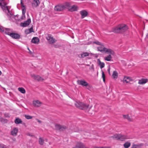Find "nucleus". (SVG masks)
<instances>
[{
  "label": "nucleus",
  "mask_w": 148,
  "mask_h": 148,
  "mask_svg": "<svg viewBox=\"0 0 148 148\" xmlns=\"http://www.w3.org/2000/svg\"><path fill=\"white\" fill-rule=\"evenodd\" d=\"M25 17V14H22V16L21 17V19L22 20L24 19Z\"/></svg>",
  "instance_id": "45"
},
{
  "label": "nucleus",
  "mask_w": 148,
  "mask_h": 148,
  "mask_svg": "<svg viewBox=\"0 0 148 148\" xmlns=\"http://www.w3.org/2000/svg\"><path fill=\"white\" fill-rule=\"evenodd\" d=\"M18 89L19 91L23 94H24L25 92V89L23 88H19Z\"/></svg>",
  "instance_id": "33"
},
{
  "label": "nucleus",
  "mask_w": 148,
  "mask_h": 148,
  "mask_svg": "<svg viewBox=\"0 0 148 148\" xmlns=\"http://www.w3.org/2000/svg\"><path fill=\"white\" fill-rule=\"evenodd\" d=\"M18 132V128L17 127H14L11 131V134L13 136H15L16 135Z\"/></svg>",
  "instance_id": "19"
},
{
  "label": "nucleus",
  "mask_w": 148,
  "mask_h": 148,
  "mask_svg": "<svg viewBox=\"0 0 148 148\" xmlns=\"http://www.w3.org/2000/svg\"><path fill=\"white\" fill-rule=\"evenodd\" d=\"M31 22V19L30 18H29L26 21L21 23L20 24V26L23 27H25L29 25Z\"/></svg>",
  "instance_id": "8"
},
{
  "label": "nucleus",
  "mask_w": 148,
  "mask_h": 148,
  "mask_svg": "<svg viewBox=\"0 0 148 148\" xmlns=\"http://www.w3.org/2000/svg\"><path fill=\"white\" fill-rule=\"evenodd\" d=\"M128 28V26L126 25L122 24L113 28L112 31V32L115 33H122L127 31Z\"/></svg>",
  "instance_id": "2"
},
{
  "label": "nucleus",
  "mask_w": 148,
  "mask_h": 148,
  "mask_svg": "<svg viewBox=\"0 0 148 148\" xmlns=\"http://www.w3.org/2000/svg\"><path fill=\"white\" fill-rule=\"evenodd\" d=\"M1 71H0V75H1Z\"/></svg>",
  "instance_id": "53"
},
{
  "label": "nucleus",
  "mask_w": 148,
  "mask_h": 148,
  "mask_svg": "<svg viewBox=\"0 0 148 148\" xmlns=\"http://www.w3.org/2000/svg\"><path fill=\"white\" fill-rule=\"evenodd\" d=\"M27 49H28V50L29 51H30V50H29V48L28 47Z\"/></svg>",
  "instance_id": "52"
},
{
  "label": "nucleus",
  "mask_w": 148,
  "mask_h": 148,
  "mask_svg": "<svg viewBox=\"0 0 148 148\" xmlns=\"http://www.w3.org/2000/svg\"><path fill=\"white\" fill-rule=\"evenodd\" d=\"M21 7L22 8V14H25L26 12V9L25 6L24 5L23 3L22 0H21Z\"/></svg>",
  "instance_id": "18"
},
{
  "label": "nucleus",
  "mask_w": 148,
  "mask_h": 148,
  "mask_svg": "<svg viewBox=\"0 0 148 148\" xmlns=\"http://www.w3.org/2000/svg\"><path fill=\"white\" fill-rule=\"evenodd\" d=\"M29 52L31 54L32 52L30 50V51H29Z\"/></svg>",
  "instance_id": "51"
},
{
  "label": "nucleus",
  "mask_w": 148,
  "mask_h": 148,
  "mask_svg": "<svg viewBox=\"0 0 148 148\" xmlns=\"http://www.w3.org/2000/svg\"><path fill=\"white\" fill-rule=\"evenodd\" d=\"M55 126L57 130H59L60 131L63 130V129H65V127H64L58 124H56Z\"/></svg>",
  "instance_id": "21"
},
{
  "label": "nucleus",
  "mask_w": 148,
  "mask_h": 148,
  "mask_svg": "<svg viewBox=\"0 0 148 148\" xmlns=\"http://www.w3.org/2000/svg\"><path fill=\"white\" fill-rule=\"evenodd\" d=\"M46 37L47 40L49 41V40L51 39L52 37L51 35L48 34L46 36Z\"/></svg>",
  "instance_id": "42"
},
{
  "label": "nucleus",
  "mask_w": 148,
  "mask_h": 148,
  "mask_svg": "<svg viewBox=\"0 0 148 148\" xmlns=\"http://www.w3.org/2000/svg\"><path fill=\"white\" fill-rule=\"evenodd\" d=\"M0 119L1 122L3 123L6 122L7 121V120L6 119H5L2 118H0Z\"/></svg>",
  "instance_id": "41"
},
{
  "label": "nucleus",
  "mask_w": 148,
  "mask_h": 148,
  "mask_svg": "<svg viewBox=\"0 0 148 148\" xmlns=\"http://www.w3.org/2000/svg\"><path fill=\"white\" fill-rule=\"evenodd\" d=\"M38 121L39 123H41V121L39 120H38Z\"/></svg>",
  "instance_id": "49"
},
{
  "label": "nucleus",
  "mask_w": 148,
  "mask_h": 148,
  "mask_svg": "<svg viewBox=\"0 0 148 148\" xmlns=\"http://www.w3.org/2000/svg\"><path fill=\"white\" fill-rule=\"evenodd\" d=\"M31 77L33 79L38 81H43V79L41 78L39 76L35 75H31Z\"/></svg>",
  "instance_id": "11"
},
{
  "label": "nucleus",
  "mask_w": 148,
  "mask_h": 148,
  "mask_svg": "<svg viewBox=\"0 0 148 148\" xmlns=\"http://www.w3.org/2000/svg\"><path fill=\"white\" fill-rule=\"evenodd\" d=\"M39 39L38 37H34L32 40V42L34 44H38L39 43Z\"/></svg>",
  "instance_id": "24"
},
{
  "label": "nucleus",
  "mask_w": 148,
  "mask_h": 148,
  "mask_svg": "<svg viewBox=\"0 0 148 148\" xmlns=\"http://www.w3.org/2000/svg\"><path fill=\"white\" fill-rule=\"evenodd\" d=\"M120 137H119V140L122 141L130 138L129 136L125 135L120 134Z\"/></svg>",
  "instance_id": "20"
},
{
  "label": "nucleus",
  "mask_w": 148,
  "mask_h": 148,
  "mask_svg": "<svg viewBox=\"0 0 148 148\" xmlns=\"http://www.w3.org/2000/svg\"><path fill=\"white\" fill-rule=\"evenodd\" d=\"M78 84L83 86H88V84L84 80H79L77 81Z\"/></svg>",
  "instance_id": "10"
},
{
  "label": "nucleus",
  "mask_w": 148,
  "mask_h": 148,
  "mask_svg": "<svg viewBox=\"0 0 148 148\" xmlns=\"http://www.w3.org/2000/svg\"><path fill=\"white\" fill-rule=\"evenodd\" d=\"M101 71H102V77L103 78V82H105V75L104 72L102 70Z\"/></svg>",
  "instance_id": "40"
},
{
  "label": "nucleus",
  "mask_w": 148,
  "mask_h": 148,
  "mask_svg": "<svg viewBox=\"0 0 148 148\" xmlns=\"http://www.w3.org/2000/svg\"><path fill=\"white\" fill-rule=\"evenodd\" d=\"M12 140L14 141H15L16 140V139L15 138H12Z\"/></svg>",
  "instance_id": "48"
},
{
  "label": "nucleus",
  "mask_w": 148,
  "mask_h": 148,
  "mask_svg": "<svg viewBox=\"0 0 148 148\" xmlns=\"http://www.w3.org/2000/svg\"><path fill=\"white\" fill-rule=\"evenodd\" d=\"M15 123L17 124L22 123L23 124L24 123H22V121L21 119L19 118H16L14 120Z\"/></svg>",
  "instance_id": "27"
},
{
  "label": "nucleus",
  "mask_w": 148,
  "mask_h": 148,
  "mask_svg": "<svg viewBox=\"0 0 148 148\" xmlns=\"http://www.w3.org/2000/svg\"><path fill=\"white\" fill-rule=\"evenodd\" d=\"M142 145L141 144L139 145L133 144L131 148H141V146Z\"/></svg>",
  "instance_id": "31"
},
{
  "label": "nucleus",
  "mask_w": 148,
  "mask_h": 148,
  "mask_svg": "<svg viewBox=\"0 0 148 148\" xmlns=\"http://www.w3.org/2000/svg\"><path fill=\"white\" fill-rule=\"evenodd\" d=\"M25 117L27 119H32L33 117L32 116L27 115H25Z\"/></svg>",
  "instance_id": "39"
},
{
  "label": "nucleus",
  "mask_w": 148,
  "mask_h": 148,
  "mask_svg": "<svg viewBox=\"0 0 148 148\" xmlns=\"http://www.w3.org/2000/svg\"><path fill=\"white\" fill-rule=\"evenodd\" d=\"M118 76V73L116 71H114L113 72L112 74V77L114 79H116Z\"/></svg>",
  "instance_id": "25"
},
{
  "label": "nucleus",
  "mask_w": 148,
  "mask_h": 148,
  "mask_svg": "<svg viewBox=\"0 0 148 148\" xmlns=\"http://www.w3.org/2000/svg\"><path fill=\"white\" fill-rule=\"evenodd\" d=\"M131 79L130 77H125L123 79V82L124 83H127L130 82Z\"/></svg>",
  "instance_id": "26"
},
{
  "label": "nucleus",
  "mask_w": 148,
  "mask_h": 148,
  "mask_svg": "<svg viewBox=\"0 0 148 148\" xmlns=\"http://www.w3.org/2000/svg\"><path fill=\"white\" fill-rule=\"evenodd\" d=\"M120 134H116L112 136V137L114 140H119V137H120Z\"/></svg>",
  "instance_id": "29"
},
{
  "label": "nucleus",
  "mask_w": 148,
  "mask_h": 148,
  "mask_svg": "<svg viewBox=\"0 0 148 148\" xmlns=\"http://www.w3.org/2000/svg\"><path fill=\"white\" fill-rule=\"evenodd\" d=\"M4 12L7 14L8 18L10 21L14 22L18 20V15H14L13 12L11 9L10 7L6 8V10Z\"/></svg>",
  "instance_id": "1"
},
{
  "label": "nucleus",
  "mask_w": 148,
  "mask_h": 148,
  "mask_svg": "<svg viewBox=\"0 0 148 148\" xmlns=\"http://www.w3.org/2000/svg\"><path fill=\"white\" fill-rule=\"evenodd\" d=\"M0 32L4 33L5 34L10 35L12 33V30L9 28H5L3 27H0Z\"/></svg>",
  "instance_id": "5"
},
{
  "label": "nucleus",
  "mask_w": 148,
  "mask_h": 148,
  "mask_svg": "<svg viewBox=\"0 0 148 148\" xmlns=\"http://www.w3.org/2000/svg\"><path fill=\"white\" fill-rule=\"evenodd\" d=\"M98 64L100 66V68L101 69L105 66V64L103 62H101L99 59L97 60Z\"/></svg>",
  "instance_id": "23"
},
{
  "label": "nucleus",
  "mask_w": 148,
  "mask_h": 148,
  "mask_svg": "<svg viewBox=\"0 0 148 148\" xmlns=\"http://www.w3.org/2000/svg\"><path fill=\"white\" fill-rule=\"evenodd\" d=\"M125 148H128L131 145V143L129 142H126L123 145Z\"/></svg>",
  "instance_id": "30"
},
{
  "label": "nucleus",
  "mask_w": 148,
  "mask_h": 148,
  "mask_svg": "<svg viewBox=\"0 0 148 148\" xmlns=\"http://www.w3.org/2000/svg\"><path fill=\"white\" fill-rule=\"evenodd\" d=\"M42 102L39 100H36L33 101V104L36 107H39L42 104Z\"/></svg>",
  "instance_id": "13"
},
{
  "label": "nucleus",
  "mask_w": 148,
  "mask_h": 148,
  "mask_svg": "<svg viewBox=\"0 0 148 148\" xmlns=\"http://www.w3.org/2000/svg\"><path fill=\"white\" fill-rule=\"evenodd\" d=\"M97 49L98 51L101 53L104 52L105 53H110V54H113V51L112 50L105 47L103 44L97 47Z\"/></svg>",
  "instance_id": "3"
},
{
  "label": "nucleus",
  "mask_w": 148,
  "mask_h": 148,
  "mask_svg": "<svg viewBox=\"0 0 148 148\" xmlns=\"http://www.w3.org/2000/svg\"><path fill=\"white\" fill-rule=\"evenodd\" d=\"M10 36L12 38L16 39H18L20 38V35L16 33H11Z\"/></svg>",
  "instance_id": "15"
},
{
  "label": "nucleus",
  "mask_w": 148,
  "mask_h": 148,
  "mask_svg": "<svg viewBox=\"0 0 148 148\" xmlns=\"http://www.w3.org/2000/svg\"><path fill=\"white\" fill-rule=\"evenodd\" d=\"M108 71L109 73H110V68L108 69Z\"/></svg>",
  "instance_id": "50"
},
{
  "label": "nucleus",
  "mask_w": 148,
  "mask_h": 148,
  "mask_svg": "<svg viewBox=\"0 0 148 148\" xmlns=\"http://www.w3.org/2000/svg\"><path fill=\"white\" fill-rule=\"evenodd\" d=\"M6 4L5 3V1L3 0H0V6L1 7L3 11L4 12L6 10V8H8L10 6H6Z\"/></svg>",
  "instance_id": "6"
},
{
  "label": "nucleus",
  "mask_w": 148,
  "mask_h": 148,
  "mask_svg": "<svg viewBox=\"0 0 148 148\" xmlns=\"http://www.w3.org/2000/svg\"><path fill=\"white\" fill-rule=\"evenodd\" d=\"M25 33L26 34H28L30 33L29 29L26 30L25 31Z\"/></svg>",
  "instance_id": "44"
},
{
  "label": "nucleus",
  "mask_w": 148,
  "mask_h": 148,
  "mask_svg": "<svg viewBox=\"0 0 148 148\" xmlns=\"http://www.w3.org/2000/svg\"><path fill=\"white\" fill-rule=\"evenodd\" d=\"M109 55H108L107 56L105 57L104 58V60H105L107 61H110L111 60V59L112 58V57L111 56V55H114V52L113 51V54H110V53H108Z\"/></svg>",
  "instance_id": "22"
},
{
  "label": "nucleus",
  "mask_w": 148,
  "mask_h": 148,
  "mask_svg": "<svg viewBox=\"0 0 148 148\" xmlns=\"http://www.w3.org/2000/svg\"><path fill=\"white\" fill-rule=\"evenodd\" d=\"M148 82V79L142 78L138 81V84H144Z\"/></svg>",
  "instance_id": "14"
},
{
  "label": "nucleus",
  "mask_w": 148,
  "mask_h": 148,
  "mask_svg": "<svg viewBox=\"0 0 148 148\" xmlns=\"http://www.w3.org/2000/svg\"><path fill=\"white\" fill-rule=\"evenodd\" d=\"M78 8L77 6L75 5H73L71 6L69 8V10L71 12H73L77 11L78 10Z\"/></svg>",
  "instance_id": "12"
},
{
  "label": "nucleus",
  "mask_w": 148,
  "mask_h": 148,
  "mask_svg": "<svg viewBox=\"0 0 148 148\" xmlns=\"http://www.w3.org/2000/svg\"><path fill=\"white\" fill-rule=\"evenodd\" d=\"M123 116L124 118L127 119L128 120L130 121H132V119L128 115H123Z\"/></svg>",
  "instance_id": "34"
},
{
  "label": "nucleus",
  "mask_w": 148,
  "mask_h": 148,
  "mask_svg": "<svg viewBox=\"0 0 148 148\" xmlns=\"http://www.w3.org/2000/svg\"><path fill=\"white\" fill-rule=\"evenodd\" d=\"M93 43L94 44H95L97 45H102V44L101 43V42H100L98 41H95L93 42Z\"/></svg>",
  "instance_id": "38"
},
{
  "label": "nucleus",
  "mask_w": 148,
  "mask_h": 148,
  "mask_svg": "<svg viewBox=\"0 0 148 148\" xmlns=\"http://www.w3.org/2000/svg\"><path fill=\"white\" fill-rule=\"evenodd\" d=\"M65 7L63 4H60L55 6L54 10L57 11H61L64 9Z\"/></svg>",
  "instance_id": "7"
},
{
  "label": "nucleus",
  "mask_w": 148,
  "mask_h": 148,
  "mask_svg": "<svg viewBox=\"0 0 148 148\" xmlns=\"http://www.w3.org/2000/svg\"><path fill=\"white\" fill-rule=\"evenodd\" d=\"M4 116L6 117H10L9 114L8 113H5L4 114Z\"/></svg>",
  "instance_id": "43"
},
{
  "label": "nucleus",
  "mask_w": 148,
  "mask_h": 148,
  "mask_svg": "<svg viewBox=\"0 0 148 148\" xmlns=\"http://www.w3.org/2000/svg\"><path fill=\"white\" fill-rule=\"evenodd\" d=\"M56 41V40L52 37V38L49 40V42L50 44H53Z\"/></svg>",
  "instance_id": "35"
},
{
  "label": "nucleus",
  "mask_w": 148,
  "mask_h": 148,
  "mask_svg": "<svg viewBox=\"0 0 148 148\" xmlns=\"http://www.w3.org/2000/svg\"><path fill=\"white\" fill-rule=\"evenodd\" d=\"M93 55L92 53H88L87 52H84L82 54L81 56L82 58H84L86 56H88L89 55Z\"/></svg>",
  "instance_id": "28"
},
{
  "label": "nucleus",
  "mask_w": 148,
  "mask_h": 148,
  "mask_svg": "<svg viewBox=\"0 0 148 148\" xmlns=\"http://www.w3.org/2000/svg\"><path fill=\"white\" fill-rule=\"evenodd\" d=\"M73 148H88L85 146L82 143H78L75 147Z\"/></svg>",
  "instance_id": "17"
},
{
  "label": "nucleus",
  "mask_w": 148,
  "mask_h": 148,
  "mask_svg": "<svg viewBox=\"0 0 148 148\" xmlns=\"http://www.w3.org/2000/svg\"><path fill=\"white\" fill-rule=\"evenodd\" d=\"M40 4L39 0H33L32 3V6L33 8H36Z\"/></svg>",
  "instance_id": "9"
},
{
  "label": "nucleus",
  "mask_w": 148,
  "mask_h": 148,
  "mask_svg": "<svg viewBox=\"0 0 148 148\" xmlns=\"http://www.w3.org/2000/svg\"><path fill=\"white\" fill-rule=\"evenodd\" d=\"M82 18H84L86 17L88 14V12L85 10H83L80 12Z\"/></svg>",
  "instance_id": "16"
},
{
  "label": "nucleus",
  "mask_w": 148,
  "mask_h": 148,
  "mask_svg": "<svg viewBox=\"0 0 148 148\" xmlns=\"http://www.w3.org/2000/svg\"><path fill=\"white\" fill-rule=\"evenodd\" d=\"M63 5L65 7V9L66 8H67L68 10L69 9V7H70L71 6L70 3L68 2H66Z\"/></svg>",
  "instance_id": "32"
},
{
  "label": "nucleus",
  "mask_w": 148,
  "mask_h": 148,
  "mask_svg": "<svg viewBox=\"0 0 148 148\" xmlns=\"http://www.w3.org/2000/svg\"><path fill=\"white\" fill-rule=\"evenodd\" d=\"M0 148H9V146H6L3 144H0Z\"/></svg>",
  "instance_id": "37"
},
{
  "label": "nucleus",
  "mask_w": 148,
  "mask_h": 148,
  "mask_svg": "<svg viewBox=\"0 0 148 148\" xmlns=\"http://www.w3.org/2000/svg\"><path fill=\"white\" fill-rule=\"evenodd\" d=\"M75 105L77 107L81 109H86L88 106V104L79 101L76 102L75 103Z\"/></svg>",
  "instance_id": "4"
},
{
  "label": "nucleus",
  "mask_w": 148,
  "mask_h": 148,
  "mask_svg": "<svg viewBox=\"0 0 148 148\" xmlns=\"http://www.w3.org/2000/svg\"><path fill=\"white\" fill-rule=\"evenodd\" d=\"M28 29L29 30V31L30 32V33L32 32H33V29L32 27L31 28H30L29 29Z\"/></svg>",
  "instance_id": "47"
},
{
  "label": "nucleus",
  "mask_w": 148,
  "mask_h": 148,
  "mask_svg": "<svg viewBox=\"0 0 148 148\" xmlns=\"http://www.w3.org/2000/svg\"><path fill=\"white\" fill-rule=\"evenodd\" d=\"M96 148H111L110 147H96Z\"/></svg>",
  "instance_id": "46"
},
{
  "label": "nucleus",
  "mask_w": 148,
  "mask_h": 148,
  "mask_svg": "<svg viewBox=\"0 0 148 148\" xmlns=\"http://www.w3.org/2000/svg\"><path fill=\"white\" fill-rule=\"evenodd\" d=\"M44 140L41 138H40L39 139V143L40 145H43L44 143Z\"/></svg>",
  "instance_id": "36"
}]
</instances>
